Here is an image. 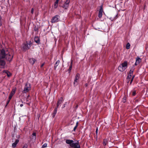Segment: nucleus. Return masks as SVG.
Masks as SVG:
<instances>
[{
    "mask_svg": "<svg viewBox=\"0 0 148 148\" xmlns=\"http://www.w3.org/2000/svg\"><path fill=\"white\" fill-rule=\"evenodd\" d=\"M80 77V75L79 73H77L75 75L74 82H73L74 85L75 86L77 85V81Z\"/></svg>",
    "mask_w": 148,
    "mask_h": 148,
    "instance_id": "7",
    "label": "nucleus"
},
{
    "mask_svg": "<svg viewBox=\"0 0 148 148\" xmlns=\"http://www.w3.org/2000/svg\"><path fill=\"white\" fill-rule=\"evenodd\" d=\"M60 62V61L59 60H58L56 61V63L55 64L54 66V70H56V68L59 65Z\"/></svg>",
    "mask_w": 148,
    "mask_h": 148,
    "instance_id": "17",
    "label": "nucleus"
},
{
    "mask_svg": "<svg viewBox=\"0 0 148 148\" xmlns=\"http://www.w3.org/2000/svg\"><path fill=\"white\" fill-rule=\"evenodd\" d=\"M3 73H6L7 76L8 77H10V76H11V74H10V73L9 72H8V71L4 70V71H3Z\"/></svg>",
    "mask_w": 148,
    "mask_h": 148,
    "instance_id": "21",
    "label": "nucleus"
},
{
    "mask_svg": "<svg viewBox=\"0 0 148 148\" xmlns=\"http://www.w3.org/2000/svg\"><path fill=\"white\" fill-rule=\"evenodd\" d=\"M59 0H56L54 5V8H56L58 7V3Z\"/></svg>",
    "mask_w": 148,
    "mask_h": 148,
    "instance_id": "18",
    "label": "nucleus"
},
{
    "mask_svg": "<svg viewBox=\"0 0 148 148\" xmlns=\"http://www.w3.org/2000/svg\"><path fill=\"white\" fill-rule=\"evenodd\" d=\"M103 10L102 6L100 7L98 14V17L99 18H101L102 16V13Z\"/></svg>",
    "mask_w": 148,
    "mask_h": 148,
    "instance_id": "9",
    "label": "nucleus"
},
{
    "mask_svg": "<svg viewBox=\"0 0 148 148\" xmlns=\"http://www.w3.org/2000/svg\"><path fill=\"white\" fill-rule=\"evenodd\" d=\"M127 61H125L120 65L118 67V69L119 71L123 72L127 68Z\"/></svg>",
    "mask_w": 148,
    "mask_h": 148,
    "instance_id": "4",
    "label": "nucleus"
},
{
    "mask_svg": "<svg viewBox=\"0 0 148 148\" xmlns=\"http://www.w3.org/2000/svg\"><path fill=\"white\" fill-rule=\"evenodd\" d=\"M10 100V99H9V100L7 101V104H6V106H7L8 104L9 103Z\"/></svg>",
    "mask_w": 148,
    "mask_h": 148,
    "instance_id": "34",
    "label": "nucleus"
},
{
    "mask_svg": "<svg viewBox=\"0 0 148 148\" xmlns=\"http://www.w3.org/2000/svg\"><path fill=\"white\" fill-rule=\"evenodd\" d=\"M141 61V59L139 58H137L136 59V62L135 64V65L136 66V65H138L140 63V62Z\"/></svg>",
    "mask_w": 148,
    "mask_h": 148,
    "instance_id": "13",
    "label": "nucleus"
},
{
    "mask_svg": "<svg viewBox=\"0 0 148 148\" xmlns=\"http://www.w3.org/2000/svg\"><path fill=\"white\" fill-rule=\"evenodd\" d=\"M136 92L135 90H134L132 92V95L133 96H134L136 95Z\"/></svg>",
    "mask_w": 148,
    "mask_h": 148,
    "instance_id": "29",
    "label": "nucleus"
},
{
    "mask_svg": "<svg viewBox=\"0 0 148 148\" xmlns=\"http://www.w3.org/2000/svg\"><path fill=\"white\" fill-rule=\"evenodd\" d=\"M77 107H78V105H77V106H76V108H77Z\"/></svg>",
    "mask_w": 148,
    "mask_h": 148,
    "instance_id": "42",
    "label": "nucleus"
},
{
    "mask_svg": "<svg viewBox=\"0 0 148 148\" xmlns=\"http://www.w3.org/2000/svg\"><path fill=\"white\" fill-rule=\"evenodd\" d=\"M72 62H71V65L70 66L69 69H68V71H69V72H70V71L71 70V69H72Z\"/></svg>",
    "mask_w": 148,
    "mask_h": 148,
    "instance_id": "25",
    "label": "nucleus"
},
{
    "mask_svg": "<svg viewBox=\"0 0 148 148\" xmlns=\"http://www.w3.org/2000/svg\"><path fill=\"white\" fill-rule=\"evenodd\" d=\"M78 122H77L76 123V125L75 126V127H74V128H73V131H75L76 129L77 128L78 126Z\"/></svg>",
    "mask_w": 148,
    "mask_h": 148,
    "instance_id": "24",
    "label": "nucleus"
},
{
    "mask_svg": "<svg viewBox=\"0 0 148 148\" xmlns=\"http://www.w3.org/2000/svg\"><path fill=\"white\" fill-rule=\"evenodd\" d=\"M88 83H86V84H85V86H86V87H87V86H88Z\"/></svg>",
    "mask_w": 148,
    "mask_h": 148,
    "instance_id": "37",
    "label": "nucleus"
},
{
    "mask_svg": "<svg viewBox=\"0 0 148 148\" xmlns=\"http://www.w3.org/2000/svg\"><path fill=\"white\" fill-rule=\"evenodd\" d=\"M130 44L129 43H127L126 46V48L127 49H128L130 48Z\"/></svg>",
    "mask_w": 148,
    "mask_h": 148,
    "instance_id": "23",
    "label": "nucleus"
},
{
    "mask_svg": "<svg viewBox=\"0 0 148 148\" xmlns=\"http://www.w3.org/2000/svg\"><path fill=\"white\" fill-rule=\"evenodd\" d=\"M97 133H98V127H97V128L96 129V133L97 134Z\"/></svg>",
    "mask_w": 148,
    "mask_h": 148,
    "instance_id": "35",
    "label": "nucleus"
},
{
    "mask_svg": "<svg viewBox=\"0 0 148 148\" xmlns=\"http://www.w3.org/2000/svg\"><path fill=\"white\" fill-rule=\"evenodd\" d=\"M32 135L33 136H35L36 135V134L35 133H33V134H32Z\"/></svg>",
    "mask_w": 148,
    "mask_h": 148,
    "instance_id": "38",
    "label": "nucleus"
},
{
    "mask_svg": "<svg viewBox=\"0 0 148 148\" xmlns=\"http://www.w3.org/2000/svg\"><path fill=\"white\" fill-rule=\"evenodd\" d=\"M47 143H45L42 146V148H45L47 147Z\"/></svg>",
    "mask_w": 148,
    "mask_h": 148,
    "instance_id": "27",
    "label": "nucleus"
},
{
    "mask_svg": "<svg viewBox=\"0 0 148 148\" xmlns=\"http://www.w3.org/2000/svg\"><path fill=\"white\" fill-rule=\"evenodd\" d=\"M27 146H27V144H25L24 145L23 148H27Z\"/></svg>",
    "mask_w": 148,
    "mask_h": 148,
    "instance_id": "31",
    "label": "nucleus"
},
{
    "mask_svg": "<svg viewBox=\"0 0 148 148\" xmlns=\"http://www.w3.org/2000/svg\"><path fill=\"white\" fill-rule=\"evenodd\" d=\"M66 105V104H65L64 105V107L65 106V105Z\"/></svg>",
    "mask_w": 148,
    "mask_h": 148,
    "instance_id": "41",
    "label": "nucleus"
},
{
    "mask_svg": "<svg viewBox=\"0 0 148 148\" xmlns=\"http://www.w3.org/2000/svg\"><path fill=\"white\" fill-rule=\"evenodd\" d=\"M19 140L18 139H16L15 140L14 143H13L12 145V147L13 148H15L17 145V144H18V143L19 142Z\"/></svg>",
    "mask_w": 148,
    "mask_h": 148,
    "instance_id": "12",
    "label": "nucleus"
},
{
    "mask_svg": "<svg viewBox=\"0 0 148 148\" xmlns=\"http://www.w3.org/2000/svg\"><path fill=\"white\" fill-rule=\"evenodd\" d=\"M108 143V141L106 139H104L103 141V144L104 145H106Z\"/></svg>",
    "mask_w": 148,
    "mask_h": 148,
    "instance_id": "22",
    "label": "nucleus"
},
{
    "mask_svg": "<svg viewBox=\"0 0 148 148\" xmlns=\"http://www.w3.org/2000/svg\"><path fill=\"white\" fill-rule=\"evenodd\" d=\"M66 143L69 145V148H80V146L78 141L74 143L73 140L67 139L66 141Z\"/></svg>",
    "mask_w": 148,
    "mask_h": 148,
    "instance_id": "2",
    "label": "nucleus"
},
{
    "mask_svg": "<svg viewBox=\"0 0 148 148\" xmlns=\"http://www.w3.org/2000/svg\"><path fill=\"white\" fill-rule=\"evenodd\" d=\"M58 108L56 107L55 108V109L53 111V112L52 114L53 117V118L54 117H55V115L56 114L57 112Z\"/></svg>",
    "mask_w": 148,
    "mask_h": 148,
    "instance_id": "16",
    "label": "nucleus"
},
{
    "mask_svg": "<svg viewBox=\"0 0 148 148\" xmlns=\"http://www.w3.org/2000/svg\"><path fill=\"white\" fill-rule=\"evenodd\" d=\"M29 97H30V95H28L27 96V99H26V101H29Z\"/></svg>",
    "mask_w": 148,
    "mask_h": 148,
    "instance_id": "32",
    "label": "nucleus"
},
{
    "mask_svg": "<svg viewBox=\"0 0 148 148\" xmlns=\"http://www.w3.org/2000/svg\"><path fill=\"white\" fill-rule=\"evenodd\" d=\"M132 76H131V75H130L129 74H128V76H127V80L128 81H129L130 80V78H131V77H132Z\"/></svg>",
    "mask_w": 148,
    "mask_h": 148,
    "instance_id": "26",
    "label": "nucleus"
},
{
    "mask_svg": "<svg viewBox=\"0 0 148 148\" xmlns=\"http://www.w3.org/2000/svg\"><path fill=\"white\" fill-rule=\"evenodd\" d=\"M44 64L45 63H42L41 65V68H42L43 66L44 65Z\"/></svg>",
    "mask_w": 148,
    "mask_h": 148,
    "instance_id": "36",
    "label": "nucleus"
},
{
    "mask_svg": "<svg viewBox=\"0 0 148 148\" xmlns=\"http://www.w3.org/2000/svg\"><path fill=\"white\" fill-rule=\"evenodd\" d=\"M117 18V14H116V16H114L113 17H111L110 19L111 20V21H113L114 20H115Z\"/></svg>",
    "mask_w": 148,
    "mask_h": 148,
    "instance_id": "20",
    "label": "nucleus"
},
{
    "mask_svg": "<svg viewBox=\"0 0 148 148\" xmlns=\"http://www.w3.org/2000/svg\"><path fill=\"white\" fill-rule=\"evenodd\" d=\"M36 61V60L34 58H31L29 59L30 63L32 65L34 64Z\"/></svg>",
    "mask_w": 148,
    "mask_h": 148,
    "instance_id": "15",
    "label": "nucleus"
},
{
    "mask_svg": "<svg viewBox=\"0 0 148 148\" xmlns=\"http://www.w3.org/2000/svg\"><path fill=\"white\" fill-rule=\"evenodd\" d=\"M32 42L30 41H27L25 43L23 44L22 49L25 51L29 49L31 47Z\"/></svg>",
    "mask_w": 148,
    "mask_h": 148,
    "instance_id": "3",
    "label": "nucleus"
},
{
    "mask_svg": "<svg viewBox=\"0 0 148 148\" xmlns=\"http://www.w3.org/2000/svg\"><path fill=\"white\" fill-rule=\"evenodd\" d=\"M134 69H135V68L134 66H133V67H132V68H131V69L130 70V71L129 72V74L130 75H131V76H132L133 74V73Z\"/></svg>",
    "mask_w": 148,
    "mask_h": 148,
    "instance_id": "14",
    "label": "nucleus"
},
{
    "mask_svg": "<svg viewBox=\"0 0 148 148\" xmlns=\"http://www.w3.org/2000/svg\"><path fill=\"white\" fill-rule=\"evenodd\" d=\"M70 0H66L64 5L62 6L65 9H67L69 6Z\"/></svg>",
    "mask_w": 148,
    "mask_h": 148,
    "instance_id": "8",
    "label": "nucleus"
},
{
    "mask_svg": "<svg viewBox=\"0 0 148 148\" xmlns=\"http://www.w3.org/2000/svg\"><path fill=\"white\" fill-rule=\"evenodd\" d=\"M23 106V104H21L20 105V106L21 107H22Z\"/></svg>",
    "mask_w": 148,
    "mask_h": 148,
    "instance_id": "40",
    "label": "nucleus"
},
{
    "mask_svg": "<svg viewBox=\"0 0 148 148\" xmlns=\"http://www.w3.org/2000/svg\"><path fill=\"white\" fill-rule=\"evenodd\" d=\"M1 19H0V26H1Z\"/></svg>",
    "mask_w": 148,
    "mask_h": 148,
    "instance_id": "39",
    "label": "nucleus"
},
{
    "mask_svg": "<svg viewBox=\"0 0 148 148\" xmlns=\"http://www.w3.org/2000/svg\"><path fill=\"white\" fill-rule=\"evenodd\" d=\"M31 89V86L29 84L26 83L23 90L24 93H27Z\"/></svg>",
    "mask_w": 148,
    "mask_h": 148,
    "instance_id": "5",
    "label": "nucleus"
},
{
    "mask_svg": "<svg viewBox=\"0 0 148 148\" xmlns=\"http://www.w3.org/2000/svg\"><path fill=\"white\" fill-rule=\"evenodd\" d=\"M63 98L62 97H60L58 100L56 108H58L60 104L62 103Z\"/></svg>",
    "mask_w": 148,
    "mask_h": 148,
    "instance_id": "11",
    "label": "nucleus"
},
{
    "mask_svg": "<svg viewBox=\"0 0 148 148\" xmlns=\"http://www.w3.org/2000/svg\"><path fill=\"white\" fill-rule=\"evenodd\" d=\"M34 41L37 43H39L40 42V40L38 37H36L34 38Z\"/></svg>",
    "mask_w": 148,
    "mask_h": 148,
    "instance_id": "19",
    "label": "nucleus"
},
{
    "mask_svg": "<svg viewBox=\"0 0 148 148\" xmlns=\"http://www.w3.org/2000/svg\"><path fill=\"white\" fill-rule=\"evenodd\" d=\"M134 77H135V75H133L132 76V79L130 81V84H131L132 83V82L133 81V79H134Z\"/></svg>",
    "mask_w": 148,
    "mask_h": 148,
    "instance_id": "28",
    "label": "nucleus"
},
{
    "mask_svg": "<svg viewBox=\"0 0 148 148\" xmlns=\"http://www.w3.org/2000/svg\"><path fill=\"white\" fill-rule=\"evenodd\" d=\"M60 18V16L58 15H56L53 17L51 20L52 23H55L58 22Z\"/></svg>",
    "mask_w": 148,
    "mask_h": 148,
    "instance_id": "6",
    "label": "nucleus"
},
{
    "mask_svg": "<svg viewBox=\"0 0 148 148\" xmlns=\"http://www.w3.org/2000/svg\"><path fill=\"white\" fill-rule=\"evenodd\" d=\"M16 90V89H13L12 90V91H11L9 96L8 98L9 99H11L12 97L15 93Z\"/></svg>",
    "mask_w": 148,
    "mask_h": 148,
    "instance_id": "10",
    "label": "nucleus"
},
{
    "mask_svg": "<svg viewBox=\"0 0 148 148\" xmlns=\"http://www.w3.org/2000/svg\"><path fill=\"white\" fill-rule=\"evenodd\" d=\"M34 11V9L33 8H32V9L31 11V13L32 14H33V13Z\"/></svg>",
    "mask_w": 148,
    "mask_h": 148,
    "instance_id": "33",
    "label": "nucleus"
},
{
    "mask_svg": "<svg viewBox=\"0 0 148 148\" xmlns=\"http://www.w3.org/2000/svg\"><path fill=\"white\" fill-rule=\"evenodd\" d=\"M13 58L12 52L10 50L5 51L2 49L0 53V65L3 67L5 64V62L1 58H5L7 60L11 61Z\"/></svg>",
    "mask_w": 148,
    "mask_h": 148,
    "instance_id": "1",
    "label": "nucleus"
},
{
    "mask_svg": "<svg viewBox=\"0 0 148 148\" xmlns=\"http://www.w3.org/2000/svg\"><path fill=\"white\" fill-rule=\"evenodd\" d=\"M122 101L123 103H125L126 102V97H123V100Z\"/></svg>",
    "mask_w": 148,
    "mask_h": 148,
    "instance_id": "30",
    "label": "nucleus"
}]
</instances>
